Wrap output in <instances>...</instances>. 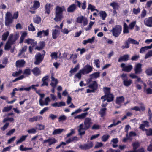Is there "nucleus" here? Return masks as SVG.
<instances>
[{
	"instance_id": "obj_1",
	"label": "nucleus",
	"mask_w": 152,
	"mask_h": 152,
	"mask_svg": "<svg viewBox=\"0 0 152 152\" xmlns=\"http://www.w3.org/2000/svg\"><path fill=\"white\" fill-rule=\"evenodd\" d=\"M65 10L64 7H61L57 6L56 8V17L54 20L56 21H58L61 20L62 18V12Z\"/></svg>"
},
{
	"instance_id": "obj_2",
	"label": "nucleus",
	"mask_w": 152,
	"mask_h": 152,
	"mask_svg": "<svg viewBox=\"0 0 152 152\" xmlns=\"http://www.w3.org/2000/svg\"><path fill=\"white\" fill-rule=\"evenodd\" d=\"M18 36H15L13 39V34H11L9 37L8 41L6 43L4 48L5 50H9L10 47L11 45L13 44V42L17 40L18 38Z\"/></svg>"
},
{
	"instance_id": "obj_3",
	"label": "nucleus",
	"mask_w": 152,
	"mask_h": 152,
	"mask_svg": "<svg viewBox=\"0 0 152 152\" xmlns=\"http://www.w3.org/2000/svg\"><path fill=\"white\" fill-rule=\"evenodd\" d=\"M76 21L77 23L80 24L83 27L86 26L88 24V18L83 16H80L77 17Z\"/></svg>"
},
{
	"instance_id": "obj_4",
	"label": "nucleus",
	"mask_w": 152,
	"mask_h": 152,
	"mask_svg": "<svg viewBox=\"0 0 152 152\" xmlns=\"http://www.w3.org/2000/svg\"><path fill=\"white\" fill-rule=\"evenodd\" d=\"M12 14L10 12H7L6 14L5 18V24L7 27L10 26V25L13 22V20L11 18L12 17Z\"/></svg>"
},
{
	"instance_id": "obj_5",
	"label": "nucleus",
	"mask_w": 152,
	"mask_h": 152,
	"mask_svg": "<svg viewBox=\"0 0 152 152\" xmlns=\"http://www.w3.org/2000/svg\"><path fill=\"white\" fill-rule=\"evenodd\" d=\"M122 31V27L120 25H116L110 31L112 32L113 35L115 37H118Z\"/></svg>"
},
{
	"instance_id": "obj_6",
	"label": "nucleus",
	"mask_w": 152,
	"mask_h": 152,
	"mask_svg": "<svg viewBox=\"0 0 152 152\" xmlns=\"http://www.w3.org/2000/svg\"><path fill=\"white\" fill-rule=\"evenodd\" d=\"M93 68L90 65L87 64L80 70V72L83 75L88 74L92 71Z\"/></svg>"
},
{
	"instance_id": "obj_7",
	"label": "nucleus",
	"mask_w": 152,
	"mask_h": 152,
	"mask_svg": "<svg viewBox=\"0 0 152 152\" xmlns=\"http://www.w3.org/2000/svg\"><path fill=\"white\" fill-rule=\"evenodd\" d=\"M54 29L52 30V36L53 39H56L60 33V30H59V26L56 25L54 27Z\"/></svg>"
},
{
	"instance_id": "obj_8",
	"label": "nucleus",
	"mask_w": 152,
	"mask_h": 152,
	"mask_svg": "<svg viewBox=\"0 0 152 152\" xmlns=\"http://www.w3.org/2000/svg\"><path fill=\"white\" fill-rule=\"evenodd\" d=\"M44 56L39 53H37L35 56V61L34 63L36 65H38L42 61Z\"/></svg>"
},
{
	"instance_id": "obj_9",
	"label": "nucleus",
	"mask_w": 152,
	"mask_h": 152,
	"mask_svg": "<svg viewBox=\"0 0 152 152\" xmlns=\"http://www.w3.org/2000/svg\"><path fill=\"white\" fill-rule=\"evenodd\" d=\"M121 66L122 68V70L123 71L127 72H130L133 68V67L132 65H126L124 63H122Z\"/></svg>"
},
{
	"instance_id": "obj_10",
	"label": "nucleus",
	"mask_w": 152,
	"mask_h": 152,
	"mask_svg": "<svg viewBox=\"0 0 152 152\" xmlns=\"http://www.w3.org/2000/svg\"><path fill=\"white\" fill-rule=\"evenodd\" d=\"M145 25L149 27H152V17L146 18L144 20Z\"/></svg>"
},
{
	"instance_id": "obj_11",
	"label": "nucleus",
	"mask_w": 152,
	"mask_h": 152,
	"mask_svg": "<svg viewBox=\"0 0 152 152\" xmlns=\"http://www.w3.org/2000/svg\"><path fill=\"white\" fill-rule=\"evenodd\" d=\"M132 146L134 151L135 152H144V150L143 148H141L139 149L138 151H137L136 149L140 145L139 142H135L132 144Z\"/></svg>"
},
{
	"instance_id": "obj_12",
	"label": "nucleus",
	"mask_w": 152,
	"mask_h": 152,
	"mask_svg": "<svg viewBox=\"0 0 152 152\" xmlns=\"http://www.w3.org/2000/svg\"><path fill=\"white\" fill-rule=\"evenodd\" d=\"M141 66L142 64L140 63H137L135 64L134 68L135 74H139L142 72Z\"/></svg>"
},
{
	"instance_id": "obj_13",
	"label": "nucleus",
	"mask_w": 152,
	"mask_h": 152,
	"mask_svg": "<svg viewBox=\"0 0 152 152\" xmlns=\"http://www.w3.org/2000/svg\"><path fill=\"white\" fill-rule=\"evenodd\" d=\"M88 87L90 89H92L95 91L98 88V85L96 81H93L90 83Z\"/></svg>"
},
{
	"instance_id": "obj_14",
	"label": "nucleus",
	"mask_w": 152,
	"mask_h": 152,
	"mask_svg": "<svg viewBox=\"0 0 152 152\" xmlns=\"http://www.w3.org/2000/svg\"><path fill=\"white\" fill-rule=\"evenodd\" d=\"M57 140L54 138H49L43 141V143H48V145L50 146L51 145L53 144L56 142Z\"/></svg>"
},
{
	"instance_id": "obj_15",
	"label": "nucleus",
	"mask_w": 152,
	"mask_h": 152,
	"mask_svg": "<svg viewBox=\"0 0 152 152\" xmlns=\"http://www.w3.org/2000/svg\"><path fill=\"white\" fill-rule=\"evenodd\" d=\"M49 30L47 29L46 30H42L41 31H39L37 33V37L40 38L42 37L43 36H47L49 34Z\"/></svg>"
},
{
	"instance_id": "obj_16",
	"label": "nucleus",
	"mask_w": 152,
	"mask_h": 152,
	"mask_svg": "<svg viewBox=\"0 0 152 152\" xmlns=\"http://www.w3.org/2000/svg\"><path fill=\"white\" fill-rule=\"evenodd\" d=\"M100 76V73L98 72H95L90 75V78L88 80V83H89L91 81L92 79H96L98 78Z\"/></svg>"
},
{
	"instance_id": "obj_17",
	"label": "nucleus",
	"mask_w": 152,
	"mask_h": 152,
	"mask_svg": "<svg viewBox=\"0 0 152 152\" xmlns=\"http://www.w3.org/2000/svg\"><path fill=\"white\" fill-rule=\"evenodd\" d=\"M84 123V129H88L89 128L91 124V119L89 118H85Z\"/></svg>"
},
{
	"instance_id": "obj_18",
	"label": "nucleus",
	"mask_w": 152,
	"mask_h": 152,
	"mask_svg": "<svg viewBox=\"0 0 152 152\" xmlns=\"http://www.w3.org/2000/svg\"><path fill=\"white\" fill-rule=\"evenodd\" d=\"M24 42L27 43L28 44H31V45L30 46H32V47L36 45L37 44V42L30 38L26 39L24 41Z\"/></svg>"
},
{
	"instance_id": "obj_19",
	"label": "nucleus",
	"mask_w": 152,
	"mask_h": 152,
	"mask_svg": "<svg viewBox=\"0 0 152 152\" xmlns=\"http://www.w3.org/2000/svg\"><path fill=\"white\" fill-rule=\"evenodd\" d=\"M50 101V99L49 97L46 98L44 101V102H43V101L41 98H40L39 99V103L41 106H42L44 105H48V102Z\"/></svg>"
},
{
	"instance_id": "obj_20",
	"label": "nucleus",
	"mask_w": 152,
	"mask_h": 152,
	"mask_svg": "<svg viewBox=\"0 0 152 152\" xmlns=\"http://www.w3.org/2000/svg\"><path fill=\"white\" fill-rule=\"evenodd\" d=\"M87 129H84V127L83 124H81L79 126V129H78L79 134L81 136L84 134L85 133V130Z\"/></svg>"
},
{
	"instance_id": "obj_21",
	"label": "nucleus",
	"mask_w": 152,
	"mask_h": 152,
	"mask_svg": "<svg viewBox=\"0 0 152 152\" xmlns=\"http://www.w3.org/2000/svg\"><path fill=\"white\" fill-rule=\"evenodd\" d=\"M25 61L23 60H19L16 62V66L17 67H23L25 63Z\"/></svg>"
},
{
	"instance_id": "obj_22",
	"label": "nucleus",
	"mask_w": 152,
	"mask_h": 152,
	"mask_svg": "<svg viewBox=\"0 0 152 152\" xmlns=\"http://www.w3.org/2000/svg\"><path fill=\"white\" fill-rule=\"evenodd\" d=\"M143 124H140V128L143 131H144L146 129L145 128V127H148L149 126V122L146 121H143Z\"/></svg>"
},
{
	"instance_id": "obj_23",
	"label": "nucleus",
	"mask_w": 152,
	"mask_h": 152,
	"mask_svg": "<svg viewBox=\"0 0 152 152\" xmlns=\"http://www.w3.org/2000/svg\"><path fill=\"white\" fill-rule=\"evenodd\" d=\"M49 80V76H46L44 77L42 79V83L41 86H48V81Z\"/></svg>"
},
{
	"instance_id": "obj_24",
	"label": "nucleus",
	"mask_w": 152,
	"mask_h": 152,
	"mask_svg": "<svg viewBox=\"0 0 152 152\" xmlns=\"http://www.w3.org/2000/svg\"><path fill=\"white\" fill-rule=\"evenodd\" d=\"M42 116L39 115L34 116L31 118H29V121L30 122H32L34 121L42 120Z\"/></svg>"
},
{
	"instance_id": "obj_25",
	"label": "nucleus",
	"mask_w": 152,
	"mask_h": 152,
	"mask_svg": "<svg viewBox=\"0 0 152 152\" xmlns=\"http://www.w3.org/2000/svg\"><path fill=\"white\" fill-rule=\"evenodd\" d=\"M52 9V6L50 4H47L45 6V13L48 15Z\"/></svg>"
},
{
	"instance_id": "obj_26",
	"label": "nucleus",
	"mask_w": 152,
	"mask_h": 152,
	"mask_svg": "<svg viewBox=\"0 0 152 152\" xmlns=\"http://www.w3.org/2000/svg\"><path fill=\"white\" fill-rule=\"evenodd\" d=\"M95 39V37L93 36L91 38H89L87 40H84L83 42V43L85 45L88 43H92L94 42Z\"/></svg>"
},
{
	"instance_id": "obj_27",
	"label": "nucleus",
	"mask_w": 152,
	"mask_h": 152,
	"mask_svg": "<svg viewBox=\"0 0 152 152\" xmlns=\"http://www.w3.org/2000/svg\"><path fill=\"white\" fill-rule=\"evenodd\" d=\"M33 74L35 76L39 75L41 73L40 70L37 67H36L33 68L32 70Z\"/></svg>"
},
{
	"instance_id": "obj_28",
	"label": "nucleus",
	"mask_w": 152,
	"mask_h": 152,
	"mask_svg": "<svg viewBox=\"0 0 152 152\" xmlns=\"http://www.w3.org/2000/svg\"><path fill=\"white\" fill-rule=\"evenodd\" d=\"M51 79L50 85L53 87H55L58 83L57 80L55 78L52 76L51 77Z\"/></svg>"
},
{
	"instance_id": "obj_29",
	"label": "nucleus",
	"mask_w": 152,
	"mask_h": 152,
	"mask_svg": "<svg viewBox=\"0 0 152 152\" xmlns=\"http://www.w3.org/2000/svg\"><path fill=\"white\" fill-rule=\"evenodd\" d=\"M93 146V143L92 142H90L87 144H85L84 145L80 146V148L83 149H88L92 147Z\"/></svg>"
},
{
	"instance_id": "obj_30",
	"label": "nucleus",
	"mask_w": 152,
	"mask_h": 152,
	"mask_svg": "<svg viewBox=\"0 0 152 152\" xmlns=\"http://www.w3.org/2000/svg\"><path fill=\"white\" fill-rule=\"evenodd\" d=\"M33 21L35 23L39 24L41 23V18L39 16L36 15L34 17Z\"/></svg>"
},
{
	"instance_id": "obj_31",
	"label": "nucleus",
	"mask_w": 152,
	"mask_h": 152,
	"mask_svg": "<svg viewBox=\"0 0 152 152\" xmlns=\"http://www.w3.org/2000/svg\"><path fill=\"white\" fill-rule=\"evenodd\" d=\"M99 15L101 19L103 20H104L105 19L107 15L106 12L103 11H100L99 12Z\"/></svg>"
},
{
	"instance_id": "obj_32",
	"label": "nucleus",
	"mask_w": 152,
	"mask_h": 152,
	"mask_svg": "<svg viewBox=\"0 0 152 152\" xmlns=\"http://www.w3.org/2000/svg\"><path fill=\"white\" fill-rule=\"evenodd\" d=\"M87 113H83L79 115H77L74 117L75 119H83L87 115Z\"/></svg>"
},
{
	"instance_id": "obj_33",
	"label": "nucleus",
	"mask_w": 152,
	"mask_h": 152,
	"mask_svg": "<svg viewBox=\"0 0 152 152\" xmlns=\"http://www.w3.org/2000/svg\"><path fill=\"white\" fill-rule=\"evenodd\" d=\"M152 48V44L149 46H145L142 48L140 50V52L141 53H144L145 51L148 49H151Z\"/></svg>"
},
{
	"instance_id": "obj_34",
	"label": "nucleus",
	"mask_w": 152,
	"mask_h": 152,
	"mask_svg": "<svg viewBox=\"0 0 152 152\" xmlns=\"http://www.w3.org/2000/svg\"><path fill=\"white\" fill-rule=\"evenodd\" d=\"M124 100V98L123 96H120L117 98L116 103L118 104L121 105L122 104Z\"/></svg>"
},
{
	"instance_id": "obj_35",
	"label": "nucleus",
	"mask_w": 152,
	"mask_h": 152,
	"mask_svg": "<svg viewBox=\"0 0 152 152\" xmlns=\"http://www.w3.org/2000/svg\"><path fill=\"white\" fill-rule=\"evenodd\" d=\"M76 8V5L75 4H72L69 6L67 9V11L69 12H73Z\"/></svg>"
},
{
	"instance_id": "obj_36",
	"label": "nucleus",
	"mask_w": 152,
	"mask_h": 152,
	"mask_svg": "<svg viewBox=\"0 0 152 152\" xmlns=\"http://www.w3.org/2000/svg\"><path fill=\"white\" fill-rule=\"evenodd\" d=\"M64 129H54L52 134L53 135H56L61 133L63 131Z\"/></svg>"
},
{
	"instance_id": "obj_37",
	"label": "nucleus",
	"mask_w": 152,
	"mask_h": 152,
	"mask_svg": "<svg viewBox=\"0 0 152 152\" xmlns=\"http://www.w3.org/2000/svg\"><path fill=\"white\" fill-rule=\"evenodd\" d=\"M27 137V135L22 136L16 142L17 145L18 144L24 141L26 138Z\"/></svg>"
},
{
	"instance_id": "obj_38",
	"label": "nucleus",
	"mask_w": 152,
	"mask_h": 152,
	"mask_svg": "<svg viewBox=\"0 0 152 152\" xmlns=\"http://www.w3.org/2000/svg\"><path fill=\"white\" fill-rule=\"evenodd\" d=\"M124 85L126 86H129L132 83V81L130 79L126 80L123 81Z\"/></svg>"
},
{
	"instance_id": "obj_39",
	"label": "nucleus",
	"mask_w": 152,
	"mask_h": 152,
	"mask_svg": "<svg viewBox=\"0 0 152 152\" xmlns=\"http://www.w3.org/2000/svg\"><path fill=\"white\" fill-rule=\"evenodd\" d=\"M129 56L126 55L121 57L118 60V61L120 62L122 61H126L128 59Z\"/></svg>"
},
{
	"instance_id": "obj_40",
	"label": "nucleus",
	"mask_w": 152,
	"mask_h": 152,
	"mask_svg": "<svg viewBox=\"0 0 152 152\" xmlns=\"http://www.w3.org/2000/svg\"><path fill=\"white\" fill-rule=\"evenodd\" d=\"M107 97V101L108 102H110L113 100V96L110 93L106 95Z\"/></svg>"
},
{
	"instance_id": "obj_41",
	"label": "nucleus",
	"mask_w": 152,
	"mask_h": 152,
	"mask_svg": "<svg viewBox=\"0 0 152 152\" xmlns=\"http://www.w3.org/2000/svg\"><path fill=\"white\" fill-rule=\"evenodd\" d=\"M31 74V70L29 69H25L23 71V75L25 77L30 75Z\"/></svg>"
},
{
	"instance_id": "obj_42",
	"label": "nucleus",
	"mask_w": 152,
	"mask_h": 152,
	"mask_svg": "<svg viewBox=\"0 0 152 152\" xmlns=\"http://www.w3.org/2000/svg\"><path fill=\"white\" fill-rule=\"evenodd\" d=\"M9 34V32L8 31H7L6 32H4L2 36V40L4 41L6 40Z\"/></svg>"
},
{
	"instance_id": "obj_43",
	"label": "nucleus",
	"mask_w": 152,
	"mask_h": 152,
	"mask_svg": "<svg viewBox=\"0 0 152 152\" xmlns=\"http://www.w3.org/2000/svg\"><path fill=\"white\" fill-rule=\"evenodd\" d=\"M27 33L26 32H24L22 34L20 37V43H21L23 42L25 38L27 36Z\"/></svg>"
},
{
	"instance_id": "obj_44",
	"label": "nucleus",
	"mask_w": 152,
	"mask_h": 152,
	"mask_svg": "<svg viewBox=\"0 0 152 152\" xmlns=\"http://www.w3.org/2000/svg\"><path fill=\"white\" fill-rule=\"evenodd\" d=\"M27 48V47L26 46H25L20 50V52L18 53V56H20L23 53H24L26 50Z\"/></svg>"
},
{
	"instance_id": "obj_45",
	"label": "nucleus",
	"mask_w": 152,
	"mask_h": 152,
	"mask_svg": "<svg viewBox=\"0 0 152 152\" xmlns=\"http://www.w3.org/2000/svg\"><path fill=\"white\" fill-rule=\"evenodd\" d=\"M94 23V22L90 21L89 23V25L87 27L84 28L85 29L86 31L90 30L92 28V26L93 25Z\"/></svg>"
},
{
	"instance_id": "obj_46",
	"label": "nucleus",
	"mask_w": 152,
	"mask_h": 152,
	"mask_svg": "<svg viewBox=\"0 0 152 152\" xmlns=\"http://www.w3.org/2000/svg\"><path fill=\"white\" fill-rule=\"evenodd\" d=\"M40 6V3L38 1H34V4L33 7L35 9H37Z\"/></svg>"
},
{
	"instance_id": "obj_47",
	"label": "nucleus",
	"mask_w": 152,
	"mask_h": 152,
	"mask_svg": "<svg viewBox=\"0 0 152 152\" xmlns=\"http://www.w3.org/2000/svg\"><path fill=\"white\" fill-rule=\"evenodd\" d=\"M111 142L113 143V146L114 148H116L117 146V144L118 142V140L117 138H114L111 140Z\"/></svg>"
},
{
	"instance_id": "obj_48",
	"label": "nucleus",
	"mask_w": 152,
	"mask_h": 152,
	"mask_svg": "<svg viewBox=\"0 0 152 152\" xmlns=\"http://www.w3.org/2000/svg\"><path fill=\"white\" fill-rule=\"evenodd\" d=\"M110 5L113 7L114 10L118 9L119 7V6L118 3L115 2H113L111 3L110 4Z\"/></svg>"
},
{
	"instance_id": "obj_49",
	"label": "nucleus",
	"mask_w": 152,
	"mask_h": 152,
	"mask_svg": "<svg viewBox=\"0 0 152 152\" xmlns=\"http://www.w3.org/2000/svg\"><path fill=\"white\" fill-rule=\"evenodd\" d=\"M95 6L91 5L90 4H88V9L90 10L91 11H93L94 10H96L97 12H99V11L96 9Z\"/></svg>"
},
{
	"instance_id": "obj_50",
	"label": "nucleus",
	"mask_w": 152,
	"mask_h": 152,
	"mask_svg": "<svg viewBox=\"0 0 152 152\" xmlns=\"http://www.w3.org/2000/svg\"><path fill=\"white\" fill-rule=\"evenodd\" d=\"M123 32L125 34L128 33L129 32L128 26L127 24L125 23H124V24Z\"/></svg>"
},
{
	"instance_id": "obj_51",
	"label": "nucleus",
	"mask_w": 152,
	"mask_h": 152,
	"mask_svg": "<svg viewBox=\"0 0 152 152\" xmlns=\"http://www.w3.org/2000/svg\"><path fill=\"white\" fill-rule=\"evenodd\" d=\"M127 41L129 43H132L137 45L139 44V43L138 42L131 38H129L128 39Z\"/></svg>"
},
{
	"instance_id": "obj_52",
	"label": "nucleus",
	"mask_w": 152,
	"mask_h": 152,
	"mask_svg": "<svg viewBox=\"0 0 152 152\" xmlns=\"http://www.w3.org/2000/svg\"><path fill=\"white\" fill-rule=\"evenodd\" d=\"M12 106H7L4 107L2 110L3 112H7L10 111L12 108Z\"/></svg>"
},
{
	"instance_id": "obj_53",
	"label": "nucleus",
	"mask_w": 152,
	"mask_h": 152,
	"mask_svg": "<svg viewBox=\"0 0 152 152\" xmlns=\"http://www.w3.org/2000/svg\"><path fill=\"white\" fill-rule=\"evenodd\" d=\"M145 72L149 76L152 75V67L146 69Z\"/></svg>"
},
{
	"instance_id": "obj_54",
	"label": "nucleus",
	"mask_w": 152,
	"mask_h": 152,
	"mask_svg": "<svg viewBox=\"0 0 152 152\" xmlns=\"http://www.w3.org/2000/svg\"><path fill=\"white\" fill-rule=\"evenodd\" d=\"M110 136L109 135L107 134L103 135L101 138L102 141L104 142H106L109 138Z\"/></svg>"
},
{
	"instance_id": "obj_55",
	"label": "nucleus",
	"mask_w": 152,
	"mask_h": 152,
	"mask_svg": "<svg viewBox=\"0 0 152 152\" xmlns=\"http://www.w3.org/2000/svg\"><path fill=\"white\" fill-rule=\"evenodd\" d=\"M144 131H145L146 134L147 136L152 135V129H146Z\"/></svg>"
},
{
	"instance_id": "obj_56",
	"label": "nucleus",
	"mask_w": 152,
	"mask_h": 152,
	"mask_svg": "<svg viewBox=\"0 0 152 152\" xmlns=\"http://www.w3.org/2000/svg\"><path fill=\"white\" fill-rule=\"evenodd\" d=\"M45 127L42 124H38L36 125V129L39 130H43Z\"/></svg>"
},
{
	"instance_id": "obj_57",
	"label": "nucleus",
	"mask_w": 152,
	"mask_h": 152,
	"mask_svg": "<svg viewBox=\"0 0 152 152\" xmlns=\"http://www.w3.org/2000/svg\"><path fill=\"white\" fill-rule=\"evenodd\" d=\"M110 88L107 87H104L103 88V90L105 95L109 94L110 93Z\"/></svg>"
},
{
	"instance_id": "obj_58",
	"label": "nucleus",
	"mask_w": 152,
	"mask_h": 152,
	"mask_svg": "<svg viewBox=\"0 0 152 152\" xmlns=\"http://www.w3.org/2000/svg\"><path fill=\"white\" fill-rule=\"evenodd\" d=\"M106 109L105 108H102L100 111L99 113L102 117L104 116L105 114V111Z\"/></svg>"
},
{
	"instance_id": "obj_59",
	"label": "nucleus",
	"mask_w": 152,
	"mask_h": 152,
	"mask_svg": "<svg viewBox=\"0 0 152 152\" xmlns=\"http://www.w3.org/2000/svg\"><path fill=\"white\" fill-rule=\"evenodd\" d=\"M79 68V65H77L73 69H71L70 71V72L71 73H73L75 72L77 70H78Z\"/></svg>"
},
{
	"instance_id": "obj_60",
	"label": "nucleus",
	"mask_w": 152,
	"mask_h": 152,
	"mask_svg": "<svg viewBox=\"0 0 152 152\" xmlns=\"http://www.w3.org/2000/svg\"><path fill=\"white\" fill-rule=\"evenodd\" d=\"M28 29L29 31H34L35 30L34 27L32 23H31L28 26Z\"/></svg>"
},
{
	"instance_id": "obj_61",
	"label": "nucleus",
	"mask_w": 152,
	"mask_h": 152,
	"mask_svg": "<svg viewBox=\"0 0 152 152\" xmlns=\"http://www.w3.org/2000/svg\"><path fill=\"white\" fill-rule=\"evenodd\" d=\"M22 73V71L21 69H19L18 71L16 72L15 73H14L12 74L13 76H17L20 75Z\"/></svg>"
},
{
	"instance_id": "obj_62",
	"label": "nucleus",
	"mask_w": 152,
	"mask_h": 152,
	"mask_svg": "<svg viewBox=\"0 0 152 152\" xmlns=\"http://www.w3.org/2000/svg\"><path fill=\"white\" fill-rule=\"evenodd\" d=\"M37 138H39V140H42L43 139L39 135H37L31 138V140L32 141L36 139Z\"/></svg>"
},
{
	"instance_id": "obj_63",
	"label": "nucleus",
	"mask_w": 152,
	"mask_h": 152,
	"mask_svg": "<svg viewBox=\"0 0 152 152\" xmlns=\"http://www.w3.org/2000/svg\"><path fill=\"white\" fill-rule=\"evenodd\" d=\"M66 119V116L64 115H62L59 117L58 118V121L61 122L65 120Z\"/></svg>"
},
{
	"instance_id": "obj_64",
	"label": "nucleus",
	"mask_w": 152,
	"mask_h": 152,
	"mask_svg": "<svg viewBox=\"0 0 152 152\" xmlns=\"http://www.w3.org/2000/svg\"><path fill=\"white\" fill-rule=\"evenodd\" d=\"M152 56V50L149 51L145 55V58L147 59Z\"/></svg>"
}]
</instances>
